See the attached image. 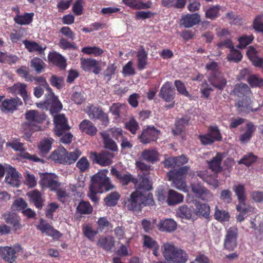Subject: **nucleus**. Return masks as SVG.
<instances>
[{"label":"nucleus","instance_id":"0e129e2a","mask_svg":"<svg viewBox=\"0 0 263 263\" xmlns=\"http://www.w3.org/2000/svg\"><path fill=\"white\" fill-rule=\"evenodd\" d=\"M254 39V37L252 34L250 35H243L238 39L239 42L238 47L240 48H245L247 46L252 43Z\"/></svg>","mask_w":263,"mask_h":263},{"label":"nucleus","instance_id":"37998d69","mask_svg":"<svg viewBox=\"0 0 263 263\" xmlns=\"http://www.w3.org/2000/svg\"><path fill=\"white\" fill-rule=\"evenodd\" d=\"M30 66L36 74H40L45 71L47 65L41 59L34 57L31 60Z\"/></svg>","mask_w":263,"mask_h":263},{"label":"nucleus","instance_id":"3c124183","mask_svg":"<svg viewBox=\"0 0 263 263\" xmlns=\"http://www.w3.org/2000/svg\"><path fill=\"white\" fill-rule=\"evenodd\" d=\"M219 5H216L210 7L205 12V17L207 18L214 20L220 16L219 11L221 9Z\"/></svg>","mask_w":263,"mask_h":263},{"label":"nucleus","instance_id":"6ab92c4d","mask_svg":"<svg viewBox=\"0 0 263 263\" xmlns=\"http://www.w3.org/2000/svg\"><path fill=\"white\" fill-rule=\"evenodd\" d=\"M80 64L81 67L85 71H92L95 74H98L101 71L99 62L95 59L81 58Z\"/></svg>","mask_w":263,"mask_h":263},{"label":"nucleus","instance_id":"1a4fd4ad","mask_svg":"<svg viewBox=\"0 0 263 263\" xmlns=\"http://www.w3.org/2000/svg\"><path fill=\"white\" fill-rule=\"evenodd\" d=\"M198 139L203 146L212 145L215 142L221 141L222 136L217 126L211 125L208 128L207 133L198 135Z\"/></svg>","mask_w":263,"mask_h":263},{"label":"nucleus","instance_id":"79ce46f5","mask_svg":"<svg viewBox=\"0 0 263 263\" xmlns=\"http://www.w3.org/2000/svg\"><path fill=\"white\" fill-rule=\"evenodd\" d=\"M93 208L89 202L81 200L76 207V212L80 215H89L92 213Z\"/></svg>","mask_w":263,"mask_h":263},{"label":"nucleus","instance_id":"f03ea898","mask_svg":"<svg viewBox=\"0 0 263 263\" xmlns=\"http://www.w3.org/2000/svg\"><path fill=\"white\" fill-rule=\"evenodd\" d=\"M34 80L35 84L42 86L48 91V95H45L44 105L46 107H49L50 112L52 115L60 112L62 108V104L58 100L49 87L45 78L43 77H33L32 78V81Z\"/></svg>","mask_w":263,"mask_h":263},{"label":"nucleus","instance_id":"338daca9","mask_svg":"<svg viewBox=\"0 0 263 263\" xmlns=\"http://www.w3.org/2000/svg\"><path fill=\"white\" fill-rule=\"evenodd\" d=\"M16 73L20 77L24 78L27 82H31L32 76L31 75L25 66H22L16 70Z\"/></svg>","mask_w":263,"mask_h":263},{"label":"nucleus","instance_id":"aec40b11","mask_svg":"<svg viewBox=\"0 0 263 263\" xmlns=\"http://www.w3.org/2000/svg\"><path fill=\"white\" fill-rule=\"evenodd\" d=\"M110 173L122 185H127L130 182H132L135 185H137L138 183V179L134 177L132 174H125L114 167L111 168Z\"/></svg>","mask_w":263,"mask_h":263},{"label":"nucleus","instance_id":"20e7f679","mask_svg":"<svg viewBox=\"0 0 263 263\" xmlns=\"http://www.w3.org/2000/svg\"><path fill=\"white\" fill-rule=\"evenodd\" d=\"M154 201L152 194H148L147 199L140 192L136 191L133 192L130 197L125 201V205L129 210L141 211L142 208L147 205H153Z\"/></svg>","mask_w":263,"mask_h":263},{"label":"nucleus","instance_id":"bf43d9fd","mask_svg":"<svg viewBox=\"0 0 263 263\" xmlns=\"http://www.w3.org/2000/svg\"><path fill=\"white\" fill-rule=\"evenodd\" d=\"M52 142L53 139L51 138H47L41 141L39 145L40 152L43 155L48 153L51 148Z\"/></svg>","mask_w":263,"mask_h":263},{"label":"nucleus","instance_id":"c756f323","mask_svg":"<svg viewBox=\"0 0 263 263\" xmlns=\"http://www.w3.org/2000/svg\"><path fill=\"white\" fill-rule=\"evenodd\" d=\"M92 155L95 156L96 163L102 166L110 165L112 162L111 159L114 157L112 153L106 151H102L99 154L94 152Z\"/></svg>","mask_w":263,"mask_h":263},{"label":"nucleus","instance_id":"e433bc0d","mask_svg":"<svg viewBox=\"0 0 263 263\" xmlns=\"http://www.w3.org/2000/svg\"><path fill=\"white\" fill-rule=\"evenodd\" d=\"M183 195L170 189L168 191L167 203L168 205H175L183 202Z\"/></svg>","mask_w":263,"mask_h":263},{"label":"nucleus","instance_id":"c03bdc74","mask_svg":"<svg viewBox=\"0 0 263 263\" xmlns=\"http://www.w3.org/2000/svg\"><path fill=\"white\" fill-rule=\"evenodd\" d=\"M256 130V127L252 122H248L246 124V130L244 133L239 137V140L242 143L248 142L251 139Z\"/></svg>","mask_w":263,"mask_h":263},{"label":"nucleus","instance_id":"7ed1b4c3","mask_svg":"<svg viewBox=\"0 0 263 263\" xmlns=\"http://www.w3.org/2000/svg\"><path fill=\"white\" fill-rule=\"evenodd\" d=\"M162 255L168 261L176 263H186L189 260L186 252L176 247L173 242H166L161 247Z\"/></svg>","mask_w":263,"mask_h":263},{"label":"nucleus","instance_id":"6e6552de","mask_svg":"<svg viewBox=\"0 0 263 263\" xmlns=\"http://www.w3.org/2000/svg\"><path fill=\"white\" fill-rule=\"evenodd\" d=\"M233 191L238 201V204L236 206L237 211L241 212L245 214L248 213H254L255 209L254 208L251 206H248L247 207L246 206L247 195L245 185L242 184L234 185Z\"/></svg>","mask_w":263,"mask_h":263},{"label":"nucleus","instance_id":"4468645a","mask_svg":"<svg viewBox=\"0 0 263 263\" xmlns=\"http://www.w3.org/2000/svg\"><path fill=\"white\" fill-rule=\"evenodd\" d=\"M40 184L42 188H48L51 191H55L61 185L57 176L52 173L43 174L41 176Z\"/></svg>","mask_w":263,"mask_h":263},{"label":"nucleus","instance_id":"9d476101","mask_svg":"<svg viewBox=\"0 0 263 263\" xmlns=\"http://www.w3.org/2000/svg\"><path fill=\"white\" fill-rule=\"evenodd\" d=\"M238 229L232 227L226 231L223 242L224 249L229 251H233L237 246Z\"/></svg>","mask_w":263,"mask_h":263},{"label":"nucleus","instance_id":"052dcab7","mask_svg":"<svg viewBox=\"0 0 263 263\" xmlns=\"http://www.w3.org/2000/svg\"><path fill=\"white\" fill-rule=\"evenodd\" d=\"M257 156L253 154L252 153H249L245 156L238 161L239 164H242L247 166H250L257 160Z\"/></svg>","mask_w":263,"mask_h":263},{"label":"nucleus","instance_id":"774afa93","mask_svg":"<svg viewBox=\"0 0 263 263\" xmlns=\"http://www.w3.org/2000/svg\"><path fill=\"white\" fill-rule=\"evenodd\" d=\"M83 232L84 235L90 240L92 241L98 232L93 230L90 225H86L83 227Z\"/></svg>","mask_w":263,"mask_h":263},{"label":"nucleus","instance_id":"0eeeda50","mask_svg":"<svg viewBox=\"0 0 263 263\" xmlns=\"http://www.w3.org/2000/svg\"><path fill=\"white\" fill-rule=\"evenodd\" d=\"M108 171L107 170H103L91 177V184L98 190H101L103 192L108 191L114 188V185L111 184L110 179L107 177Z\"/></svg>","mask_w":263,"mask_h":263},{"label":"nucleus","instance_id":"de8ad7c7","mask_svg":"<svg viewBox=\"0 0 263 263\" xmlns=\"http://www.w3.org/2000/svg\"><path fill=\"white\" fill-rule=\"evenodd\" d=\"M28 51L30 52H37L40 54H44V50L46 48V46L42 47L37 43L34 41H30L25 40L23 42Z\"/></svg>","mask_w":263,"mask_h":263},{"label":"nucleus","instance_id":"2f4dec72","mask_svg":"<svg viewBox=\"0 0 263 263\" xmlns=\"http://www.w3.org/2000/svg\"><path fill=\"white\" fill-rule=\"evenodd\" d=\"M10 92L12 93L20 95L25 102L28 100L29 96L27 91V85L22 83H15L13 86L9 88Z\"/></svg>","mask_w":263,"mask_h":263},{"label":"nucleus","instance_id":"c85d7f7f","mask_svg":"<svg viewBox=\"0 0 263 263\" xmlns=\"http://www.w3.org/2000/svg\"><path fill=\"white\" fill-rule=\"evenodd\" d=\"M49 62L61 69L64 70L67 66L65 58L56 51L50 52L48 55Z\"/></svg>","mask_w":263,"mask_h":263},{"label":"nucleus","instance_id":"4c0bfd02","mask_svg":"<svg viewBox=\"0 0 263 263\" xmlns=\"http://www.w3.org/2000/svg\"><path fill=\"white\" fill-rule=\"evenodd\" d=\"M157 226L160 231L171 232L176 229L177 223L172 219H166L161 220Z\"/></svg>","mask_w":263,"mask_h":263},{"label":"nucleus","instance_id":"4d7b16f0","mask_svg":"<svg viewBox=\"0 0 263 263\" xmlns=\"http://www.w3.org/2000/svg\"><path fill=\"white\" fill-rule=\"evenodd\" d=\"M177 215L181 218L190 219L192 217V211L186 205L180 206L176 211Z\"/></svg>","mask_w":263,"mask_h":263},{"label":"nucleus","instance_id":"6e6d98bb","mask_svg":"<svg viewBox=\"0 0 263 263\" xmlns=\"http://www.w3.org/2000/svg\"><path fill=\"white\" fill-rule=\"evenodd\" d=\"M97 245L106 251H110L114 246L115 243L111 238L104 237L99 239Z\"/></svg>","mask_w":263,"mask_h":263},{"label":"nucleus","instance_id":"393cba45","mask_svg":"<svg viewBox=\"0 0 263 263\" xmlns=\"http://www.w3.org/2000/svg\"><path fill=\"white\" fill-rule=\"evenodd\" d=\"M208 80L211 85L220 90H222L224 88L227 83L226 79L221 76L220 72L210 73Z\"/></svg>","mask_w":263,"mask_h":263},{"label":"nucleus","instance_id":"5701e85b","mask_svg":"<svg viewBox=\"0 0 263 263\" xmlns=\"http://www.w3.org/2000/svg\"><path fill=\"white\" fill-rule=\"evenodd\" d=\"M223 158V154L217 153L215 157L211 160L207 161V167L211 170L213 174L218 176V174L222 172L223 167L221 166V162Z\"/></svg>","mask_w":263,"mask_h":263},{"label":"nucleus","instance_id":"f8f14e48","mask_svg":"<svg viewBox=\"0 0 263 263\" xmlns=\"http://www.w3.org/2000/svg\"><path fill=\"white\" fill-rule=\"evenodd\" d=\"M160 135V131L154 126H148L142 130L138 136L140 142L143 144H148L156 141Z\"/></svg>","mask_w":263,"mask_h":263},{"label":"nucleus","instance_id":"58836bf2","mask_svg":"<svg viewBox=\"0 0 263 263\" xmlns=\"http://www.w3.org/2000/svg\"><path fill=\"white\" fill-rule=\"evenodd\" d=\"M232 92L234 95L242 98L250 96L251 93L250 88L245 83L237 84Z\"/></svg>","mask_w":263,"mask_h":263},{"label":"nucleus","instance_id":"72a5a7b5","mask_svg":"<svg viewBox=\"0 0 263 263\" xmlns=\"http://www.w3.org/2000/svg\"><path fill=\"white\" fill-rule=\"evenodd\" d=\"M18 173L14 167L8 165V170L5 177V181L14 186H17L20 184Z\"/></svg>","mask_w":263,"mask_h":263},{"label":"nucleus","instance_id":"473e14b6","mask_svg":"<svg viewBox=\"0 0 263 263\" xmlns=\"http://www.w3.org/2000/svg\"><path fill=\"white\" fill-rule=\"evenodd\" d=\"M194 203L195 206L194 209L195 215L198 216H202L205 218H208L210 213V207L209 204L202 203L197 200H195Z\"/></svg>","mask_w":263,"mask_h":263},{"label":"nucleus","instance_id":"49530a36","mask_svg":"<svg viewBox=\"0 0 263 263\" xmlns=\"http://www.w3.org/2000/svg\"><path fill=\"white\" fill-rule=\"evenodd\" d=\"M100 134L103 139L104 147L114 152L118 151L117 145L116 142L109 137V135L105 132H100Z\"/></svg>","mask_w":263,"mask_h":263},{"label":"nucleus","instance_id":"423d86ee","mask_svg":"<svg viewBox=\"0 0 263 263\" xmlns=\"http://www.w3.org/2000/svg\"><path fill=\"white\" fill-rule=\"evenodd\" d=\"M189 169L188 166H184L180 167L178 169L170 171L167 173L168 180L173 181L176 188L184 192L187 190L184 178Z\"/></svg>","mask_w":263,"mask_h":263},{"label":"nucleus","instance_id":"7c9ffc66","mask_svg":"<svg viewBox=\"0 0 263 263\" xmlns=\"http://www.w3.org/2000/svg\"><path fill=\"white\" fill-rule=\"evenodd\" d=\"M191 117L184 115L182 118L177 119L175 121V128L172 130L174 135H180L185 130V127L189 124Z\"/></svg>","mask_w":263,"mask_h":263},{"label":"nucleus","instance_id":"c9c22d12","mask_svg":"<svg viewBox=\"0 0 263 263\" xmlns=\"http://www.w3.org/2000/svg\"><path fill=\"white\" fill-rule=\"evenodd\" d=\"M143 246L144 247L153 250V254L158 256L159 255V246L158 242L149 236L144 235L143 236Z\"/></svg>","mask_w":263,"mask_h":263},{"label":"nucleus","instance_id":"2eb2a0df","mask_svg":"<svg viewBox=\"0 0 263 263\" xmlns=\"http://www.w3.org/2000/svg\"><path fill=\"white\" fill-rule=\"evenodd\" d=\"M6 146L11 147L15 151L21 152L20 156L23 158L31 160L33 162H39L41 159L35 155H31L25 152L24 144L20 142L19 139H14L11 142H7Z\"/></svg>","mask_w":263,"mask_h":263},{"label":"nucleus","instance_id":"09e8293b","mask_svg":"<svg viewBox=\"0 0 263 263\" xmlns=\"http://www.w3.org/2000/svg\"><path fill=\"white\" fill-rule=\"evenodd\" d=\"M19 60L20 58L16 55L0 51V63L11 65L16 64Z\"/></svg>","mask_w":263,"mask_h":263},{"label":"nucleus","instance_id":"f3484780","mask_svg":"<svg viewBox=\"0 0 263 263\" xmlns=\"http://www.w3.org/2000/svg\"><path fill=\"white\" fill-rule=\"evenodd\" d=\"M22 105V100L18 97L5 99L1 103L0 110L4 113H13Z\"/></svg>","mask_w":263,"mask_h":263},{"label":"nucleus","instance_id":"5fc2aeb1","mask_svg":"<svg viewBox=\"0 0 263 263\" xmlns=\"http://www.w3.org/2000/svg\"><path fill=\"white\" fill-rule=\"evenodd\" d=\"M120 198V195L117 192H113L108 195L104 199L107 206L116 205Z\"/></svg>","mask_w":263,"mask_h":263},{"label":"nucleus","instance_id":"e2e57ef3","mask_svg":"<svg viewBox=\"0 0 263 263\" xmlns=\"http://www.w3.org/2000/svg\"><path fill=\"white\" fill-rule=\"evenodd\" d=\"M214 218L219 221H228L229 220L230 215L228 212L220 210L216 206Z\"/></svg>","mask_w":263,"mask_h":263},{"label":"nucleus","instance_id":"4be33fe9","mask_svg":"<svg viewBox=\"0 0 263 263\" xmlns=\"http://www.w3.org/2000/svg\"><path fill=\"white\" fill-rule=\"evenodd\" d=\"M191 191L197 198L203 201H210L213 197V194L208 189L199 183L192 184Z\"/></svg>","mask_w":263,"mask_h":263},{"label":"nucleus","instance_id":"8fccbe9b","mask_svg":"<svg viewBox=\"0 0 263 263\" xmlns=\"http://www.w3.org/2000/svg\"><path fill=\"white\" fill-rule=\"evenodd\" d=\"M250 96L244 97L241 100L238 102L236 106L240 109L242 112H250L253 111V108L251 106V101Z\"/></svg>","mask_w":263,"mask_h":263},{"label":"nucleus","instance_id":"ddd939ff","mask_svg":"<svg viewBox=\"0 0 263 263\" xmlns=\"http://www.w3.org/2000/svg\"><path fill=\"white\" fill-rule=\"evenodd\" d=\"M53 122L54 124V132L58 137L62 136L71 128L64 114L55 115L53 118Z\"/></svg>","mask_w":263,"mask_h":263},{"label":"nucleus","instance_id":"bb28decb","mask_svg":"<svg viewBox=\"0 0 263 263\" xmlns=\"http://www.w3.org/2000/svg\"><path fill=\"white\" fill-rule=\"evenodd\" d=\"M197 176L208 184L216 188L219 185L218 176L212 174L208 170H205L197 172Z\"/></svg>","mask_w":263,"mask_h":263},{"label":"nucleus","instance_id":"b1692460","mask_svg":"<svg viewBox=\"0 0 263 263\" xmlns=\"http://www.w3.org/2000/svg\"><path fill=\"white\" fill-rule=\"evenodd\" d=\"M159 96L166 102L173 101L175 99V90L171 82H165L159 91Z\"/></svg>","mask_w":263,"mask_h":263},{"label":"nucleus","instance_id":"680f3d73","mask_svg":"<svg viewBox=\"0 0 263 263\" xmlns=\"http://www.w3.org/2000/svg\"><path fill=\"white\" fill-rule=\"evenodd\" d=\"M125 106L119 103H114L109 107V111L115 116V119H118L121 116L122 110Z\"/></svg>","mask_w":263,"mask_h":263},{"label":"nucleus","instance_id":"ea45409f","mask_svg":"<svg viewBox=\"0 0 263 263\" xmlns=\"http://www.w3.org/2000/svg\"><path fill=\"white\" fill-rule=\"evenodd\" d=\"M138 183L136 185L138 189L148 191L152 189V185L149 180V175H147V174H140L138 175Z\"/></svg>","mask_w":263,"mask_h":263},{"label":"nucleus","instance_id":"9b49d317","mask_svg":"<svg viewBox=\"0 0 263 263\" xmlns=\"http://www.w3.org/2000/svg\"><path fill=\"white\" fill-rule=\"evenodd\" d=\"M21 246L15 245L13 247H0V256L4 260L9 263H14L17 258L16 254L22 252Z\"/></svg>","mask_w":263,"mask_h":263},{"label":"nucleus","instance_id":"a19ab883","mask_svg":"<svg viewBox=\"0 0 263 263\" xmlns=\"http://www.w3.org/2000/svg\"><path fill=\"white\" fill-rule=\"evenodd\" d=\"M137 58L138 69L140 71L145 69L147 65V53L143 47L138 51Z\"/></svg>","mask_w":263,"mask_h":263},{"label":"nucleus","instance_id":"864d4df0","mask_svg":"<svg viewBox=\"0 0 263 263\" xmlns=\"http://www.w3.org/2000/svg\"><path fill=\"white\" fill-rule=\"evenodd\" d=\"M81 51L85 54L93 55L96 57L101 56L104 53L102 48L96 46L83 47Z\"/></svg>","mask_w":263,"mask_h":263},{"label":"nucleus","instance_id":"a18cd8bd","mask_svg":"<svg viewBox=\"0 0 263 263\" xmlns=\"http://www.w3.org/2000/svg\"><path fill=\"white\" fill-rule=\"evenodd\" d=\"M34 15L33 12H26L23 15H16L13 20L15 23L18 25H29L32 22Z\"/></svg>","mask_w":263,"mask_h":263},{"label":"nucleus","instance_id":"a878e982","mask_svg":"<svg viewBox=\"0 0 263 263\" xmlns=\"http://www.w3.org/2000/svg\"><path fill=\"white\" fill-rule=\"evenodd\" d=\"M30 203L39 210H41L44 204L45 199L42 193L37 190L28 192L26 194Z\"/></svg>","mask_w":263,"mask_h":263},{"label":"nucleus","instance_id":"13d9d810","mask_svg":"<svg viewBox=\"0 0 263 263\" xmlns=\"http://www.w3.org/2000/svg\"><path fill=\"white\" fill-rule=\"evenodd\" d=\"M125 128L130 132L132 134L136 135L140 127L138 122L134 117H132L125 123Z\"/></svg>","mask_w":263,"mask_h":263},{"label":"nucleus","instance_id":"603ef678","mask_svg":"<svg viewBox=\"0 0 263 263\" xmlns=\"http://www.w3.org/2000/svg\"><path fill=\"white\" fill-rule=\"evenodd\" d=\"M142 157L147 162L154 163L158 159V153L154 149H145L142 153Z\"/></svg>","mask_w":263,"mask_h":263},{"label":"nucleus","instance_id":"69168bd1","mask_svg":"<svg viewBox=\"0 0 263 263\" xmlns=\"http://www.w3.org/2000/svg\"><path fill=\"white\" fill-rule=\"evenodd\" d=\"M247 81L252 87H261L263 86V79L259 78L256 75L250 76Z\"/></svg>","mask_w":263,"mask_h":263},{"label":"nucleus","instance_id":"f704fd0d","mask_svg":"<svg viewBox=\"0 0 263 263\" xmlns=\"http://www.w3.org/2000/svg\"><path fill=\"white\" fill-rule=\"evenodd\" d=\"M80 130L86 134L90 136H95L97 132V129L94 124L88 120H83L79 125Z\"/></svg>","mask_w":263,"mask_h":263},{"label":"nucleus","instance_id":"a211bd4d","mask_svg":"<svg viewBox=\"0 0 263 263\" xmlns=\"http://www.w3.org/2000/svg\"><path fill=\"white\" fill-rule=\"evenodd\" d=\"M87 114L90 119L99 120L105 126L109 123V120L108 115L104 112L101 107L95 106L92 105L88 106Z\"/></svg>","mask_w":263,"mask_h":263},{"label":"nucleus","instance_id":"f257e3e1","mask_svg":"<svg viewBox=\"0 0 263 263\" xmlns=\"http://www.w3.org/2000/svg\"><path fill=\"white\" fill-rule=\"evenodd\" d=\"M46 115L44 113H40L36 110H29L25 114L26 121L21 124V129L24 133L23 137L29 139L33 133L41 130L40 125L46 119Z\"/></svg>","mask_w":263,"mask_h":263},{"label":"nucleus","instance_id":"412c9836","mask_svg":"<svg viewBox=\"0 0 263 263\" xmlns=\"http://www.w3.org/2000/svg\"><path fill=\"white\" fill-rule=\"evenodd\" d=\"M36 228L38 230L40 231L42 233L51 236L53 239H59L62 236V234L59 231L54 229L50 224L43 218L40 220L39 223L37 225Z\"/></svg>","mask_w":263,"mask_h":263},{"label":"nucleus","instance_id":"cd10ccee","mask_svg":"<svg viewBox=\"0 0 263 263\" xmlns=\"http://www.w3.org/2000/svg\"><path fill=\"white\" fill-rule=\"evenodd\" d=\"M200 22V16L197 13L187 14L182 16L180 25L189 28L198 24Z\"/></svg>","mask_w":263,"mask_h":263},{"label":"nucleus","instance_id":"39448f33","mask_svg":"<svg viewBox=\"0 0 263 263\" xmlns=\"http://www.w3.org/2000/svg\"><path fill=\"white\" fill-rule=\"evenodd\" d=\"M81 154V152L78 149L68 152L64 147L59 146L52 153L50 158L56 163L69 165L74 163Z\"/></svg>","mask_w":263,"mask_h":263},{"label":"nucleus","instance_id":"dca6fc26","mask_svg":"<svg viewBox=\"0 0 263 263\" xmlns=\"http://www.w3.org/2000/svg\"><path fill=\"white\" fill-rule=\"evenodd\" d=\"M6 223L10 226L11 230L14 233H17L23 227L22 223L21 218L15 213L8 212L2 215Z\"/></svg>","mask_w":263,"mask_h":263}]
</instances>
